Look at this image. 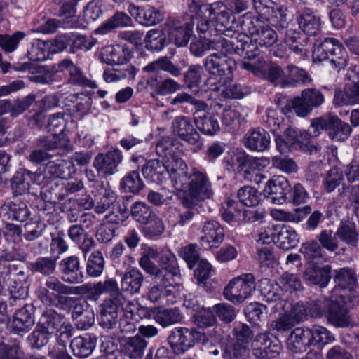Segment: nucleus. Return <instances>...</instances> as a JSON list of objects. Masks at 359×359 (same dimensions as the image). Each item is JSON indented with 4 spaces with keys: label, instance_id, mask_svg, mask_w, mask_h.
Instances as JSON below:
<instances>
[{
    "label": "nucleus",
    "instance_id": "17",
    "mask_svg": "<svg viewBox=\"0 0 359 359\" xmlns=\"http://www.w3.org/2000/svg\"><path fill=\"white\" fill-rule=\"evenodd\" d=\"M172 131L182 140L200 148L202 144L201 136L189 117L184 116L175 117L172 122Z\"/></svg>",
    "mask_w": 359,
    "mask_h": 359
},
{
    "label": "nucleus",
    "instance_id": "46",
    "mask_svg": "<svg viewBox=\"0 0 359 359\" xmlns=\"http://www.w3.org/2000/svg\"><path fill=\"white\" fill-rule=\"evenodd\" d=\"M154 319L163 327H167L180 323L183 319V316L180 309L175 307L159 310L156 313Z\"/></svg>",
    "mask_w": 359,
    "mask_h": 359
},
{
    "label": "nucleus",
    "instance_id": "42",
    "mask_svg": "<svg viewBox=\"0 0 359 359\" xmlns=\"http://www.w3.org/2000/svg\"><path fill=\"white\" fill-rule=\"evenodd\" d=\"M131 24L132 19L126 13L116 12L96 29V33L105 34L114 29L130 26Z\"/></svg>",
    "mask_w": 359,
    "mask_h": 359
},
{
    "label": "nucleus",
    "instance_id": "49",
    "mask_svg": "<svg viewBox=\"0 0 359 359\" xmlns=\"http://www.w3.org/2000/svg\"><path fill=\"white\" fill-rule=\"evenodd\" d=\"M278 286L281 290L289 293L300 291L303 289L299 276L297 274L288 272H285L281 275L278 279Z\"/></svg>",
    "mask_w": 359,
    "mask_h": 359
},
{
    "label": "nucleus",
    "instance_id": "39",
    "mask_svg": "<svg viewBox=\"0 0 359 359\" xmlns=\"http://www.w3.org/2000/svg\"><path fill=\"white\" fill-rule=\"evenodd\" d=\"M194 123L203 134L213 135L219 130L217 116L208 111H201L195 115Z\"/></svg>",
    "mask_w": 359,
    "mask_h": 359
},
{
    "label": "nucleus",
    "instance_id": "20",
    "mask_svg": "<svg viewBox=\"0 0 359 359\" xmlns=\"http://www.w3.org/2000/svg\"><path fill=\"white\" fill-rule=\"evenodd\" d=\"M30 215V212L25 202L14 198L0 206V219L3 222L18 221L22 222Z\"/></svg>",
    "mask_w": 359,
    "mask_h": 359
},
{
    "label": "nucleus",
    "instance_id": "53",
    "mask_svg": "<svg viewBox=\"0 0 359 359\" xmlns=\"http://www.w3.org/2000/svg\"><path fill=\"white\" fill-rule=\"evenodd\" d=\"M104 267V260L100 250L93 251L88 257L86 264V273L90 277L100 276Z\"/></svg>",
    "mask_w": 359,
    "mask_h": 359
},
{
    "label": "nucleus",
    "instance_id": "19",
    "mask_svg": "<svg viewBox=\"0 0 359 359\" xmlns=\"http://www.w3.org/2000/svg\"><path fill=\"white\" fill-rule=\"evenodd\" d=\"M133 56V52L126 45H109L103 47L99 59L108 65H123L127 64Z\"/></svg>",
    "mask_w": 359,
    "mask_h": 359
},
{
    "label": "nucleus",
    "instance_id": "37",
    "mask_svg": "<svg viewBox=\"0 0 359 359\" xmlns=\"http://www.w3.org/2000/svg\"><path fill=\"white\" fill-rule=\"evenodd\" d=\"M93 293L97 296L102 294H109V297L104 302L116 303L118 299L123 294L121 289L118 287L117 281L114 278L107 279L104 281H99L91 287Z\"/></svg>",
    "mask_w": 359,
    "mask_h": 359
},
{
    "label": "nucleus",
    "instance_id": "32",
    "mask_svg": "<svg viewBox=\"0 0 359 359\" xmlns=\"http://www.w3.org/2000/svg\"><path fill=\"white\" fill-rule=\"evenodd\" d=\"M46 175L55 178L68 180L76 172V168L72 161L63 159L49 161L44 168Z\"/></svg>",
    "mask_w": 359,
    "mask_h": 359
},
{
    "label": "nucleus",
    "instance_id": "12",
    "mask_svg": "<svg viewBox=\"0 0 359 359\" xmlns=\"http://www.w3.org/2000/svg\"><path fill=\"white\" fill-rule=\"evenodd\" d=\"M175 278L163 276L154 278V284L147 294V299L154 303L163 305L173 304L175 300Z\"/></svg>",
    "mask_w": 359,
    "mask_h": 359
},
{
    "label": "nucleus",
    "instance_id": "45",
    "mask_svg": "<svg viewBox=\"0 0 359 359\" xmlns=\"http://www.w3.org/2000/svg\"><path fill=\"white\" fill-rule=\"evenodd\" d=\"M64 316L54 309L45 311L39 321L38 326L50 332L58 329L63 323Z\"/></svg>",
    "mask_w": 359,
    "mask_h": 359
},
{
    "label": "nucleus",
    "instance_id": "51",
    "mask_svg": "<svg viewBox=\"0 0 359 359\" xmlns=\"http://www.w3.org/2000/svg\"><path fill=\"white\" fill-rule=\"evenodd\" d=\"M330 267L329 266L307 270L305 276L306 279L311 284L318 285L320 287H325L330 278Z\"/></svg>",
    "mask_w": 359,
    "mask_h": 359
},
{
    "label": "nucleus",
    "instance_id": "41",
    "mask_svg": "<svg viewBox=\"0 0 359 359\" xmlns=\"http://www.w3.org/2000/svg\"><path fill=\"white\" fill-rule=\"evenodd\" d=\"M101 307L98 318L100 325L104 329L114 328L117 324L118 312L119 311L116 304L104 302Z\"/></svg>",
    "mask_w": 359,
    "mask_h": 359
},
{
    "label": "nucleus",
    "instance_id": "64",
    "mask_svg": "<svg viewBox=\"0 0 359 359\" xmlns=\"http://www.w3.org/2000/svg\"><path fill=\"white\" fill-rule=\"evenodd\" d=\"M0 359H25V353L18 341L12 345L0 343Z\"/></svg>",
    "mask_w": 359,
    "mask_h": 359
},
{
    "label": "nucleus",
    "instance_id": "59",
    "mask_svg": "<svg viewBox=\"0 0 359 359\" xmlns=\"http://www.w3.org/2000/svg\"><path fill=\"white\" fill-rule=\"evenodd\" d=\"M144 41L147 49L159 51L164 48L165 38L161 30L154 29L147 33Z\"/></svg>",
    "mask_w": 359,
    "mask_h": 359
},
{
    "label": "nucleus",
    "instance_id": "13",
    "mask_svg": "<svg viewBox=\"0 0 359 359\" xmlns=\"http://www.w3.org/2000/svg\"><path fill=\"white\" fill-rule=\"evenodd\" d=\"M334 280L336 287L333 290V294L331 298L339 294H344L347 297L348 294L351 295L353 301V306L359 304V296L353 291V286L357 282V276L355 272L349 268H341L335 271Z\"/></svg>",
    "mask_w": 359,
    "mask_h": 359
},
{
    "label": "nucleus",
    "instance_id": "6",
    "mask_svg": "<svg viewBox=\"0 0 359 359\" xmlns=\"http://www.w3.org/2000/svg\"><path fill=\"white\" fill-rule=\"evenodd\" d=\"M183 190L187 191V195L181 199L183 207L196 206L213 196L212 184L207 175L196 168L191 170L189 181Z\"/></svg>",
    "mask_w": 359,
    "mask_h": 359
},
{
    "label": "nucleus",
    "instance_id": "52",
    "mask_svg": "<svg viewBox=\"0 0 359 359\" xmlns=\"http://www.w3.org/2000/svg\"><path fill=\"white\" fill-rule=\"evenodd\" d=\"M309 330L312 345L324 346L331 344L335 340L334 334L323 326L314 325Z\"/></svg>",
    "mask_w": 359,
    "mask_h": 359
},
{
    "label": "nucleus",
    "instance_id": "2",
    "mask_svg": "<svg viewBox=\"0 0 359 359\" xmlns=\"http://www.w3.org/2000/svg\"><path fill=\"white\" fill-rule=\"evenodd\" d=\"M208 15L196 16V29L201 38L225 35L233 37L241 27L235 15L221 1H217L203 8Z\"/></svg>",
    "mask_w": 359,
    "mask_h": 359
},
{
    "label": "nucleus",
    "instance_id": "9",
    "mask_svg": "<svg viewBox=\"0 0 359 359\" xmlns=\"http://www.w3.org/2000/svg\"><path fill=\"white\" fill-rule=\"evenodd\" d=\"M255 279L252 273H245L234 279L225 287L224 297L233 303H241L255 290Z\"/></svg>",
    "mask_w": 359,
    "mask_h": 359
},
{
    "label": "nucleus",
    "instance_id": "16",
    "mask_svg": "<svg viewBox=\"0 0 359 359\" xmlns=\"http://www.w3.org/2000/svg\"><path fill=\"white\" fill-rule=\"evenodd\" d=\"M123 161L122 152L118 149L99 154L93 161V166L100 177H107L118 171V165Z\"/></svg>",
    "mask_w": 359,
    "mask_h": 359
},
{
    "label": "nucleus",
    "instance_id": "62",
    "mask_svg": "<svg viewBox=\"0 0 359 359\" xmlns=\"http://www.w3.org/2000/svg\"><path fill=\"white\" fill-rule=\"evenodd\" d=\"M43 194L45 200L51 204H57L66 198L62 183H50L44 188Z\"/></svg>",
    "mask_w": 359,
    "mask_h": 359
},
{
    "label": "nucleus",
    "instance_id": "40",
    "mask_svg": "<svg viewBox=\"0 0 359 359\" xmlns=\"http://www.w3.org/2000/svg\"><path fill=\"white\" fill-rule=\"evenodd\" d=\"M35 177V173L23 169L15 173L11 180V189L15 197L28 193L30 181Z\"/></svg>",
    "mask_w": 359,
    "mask_h": 359
},
{
    "label": "nucleus",
    "instance_id": "47",
    "mask_svg": "<svg viewBox=\"0 0 359 359\" xmlns=\"http://www.w3.org/2000/svg\"><path fill=\"white\" fill-rule=\"evenodd\" d=\"M338 238L352 247L357 245L359 234L353 222H341L337 230Z\"/></svg>",
    "mask_w": 359,
    "mask_h": 359
},
{
    "label": "nucleus",
    "instance_id": "11",
    "mask_svg": "<svg viewBox=\"0 0 359 359\" xmlns=\"http://www.w3.org/2000/svg\"><path fill=\"white\" fill-rule=\"evenodd\" d=\"M353 306V301L350 299V305L347 302V297L344 294L334 296L327 303V318L329 323L336 327H345L351 324V317L348 307Z\"/></svg>",
    "mask_w": 359,
    "mask_h": 359
},
{
    "label": "nucleus",
    "instance_id": "4",
    "mask_svg": "<svg viewBox=\"0 0 359 359\" xmlns=\"http://www.w3.org/2000/svg\"><path fill=\"white\" fill-rule=\"evenodd\" d=\"M37 148L32 150L28 159L34 163L41 164L56 156H62L72 150V145L66 138L57 136L41 137Z\"/></svg>",
    "mask_w": 359,
    "mask_h": 359
},
{
    "label": "nucleus",
    "instance_id": "36",
    "mask_svg": "<svg viewBox=\"0 0 359 359\" xmlns=\"http://www.w3.org/2000/svg\"><path fill=\"white\" fill-rule=\"evenodd\" d=\"M147 346V341L138 334L125 338L121 344V350L130 359H141Z\"/></svg>",
    "mask_w": 359,
    "mask_h": 359
},
{
    "label": "nucleus",
    "instance_id": "61",
    "mask_svg": "<svg viewBox=\"0 0 359 359\" xmlns=\"http://www.w3.org/2000/svg\"><path fill=\"white\" fill-rule=\"evenodd\" d=\"M317 238L322 248L330 252H334L339 248L337 231L334 232L332 229H323L317 236Z\"/></svg>",
    "mask_w": 359,
    "mask_h": 359
},
{
    "label": "nucleus",
    "instance_id": "30",
    "mask_svg": "<svg viewBox=\"0 0 359 359\" xmlns=\"http://www.w3.org/2000/svg\"><path fill=\"white\" fill-rule=\"evenodd\" d=\"M311 345H312L311 331L308 327L294 328L287 341V348L295 353L305 351Z\"/></svg>",
    "mask_w": 359,
    "mask_h": 359
},
{
    "label": "nucleus",
    "instance_id": "27",
    "mask_svg": "<svg viewBox=\"0 0 359 359\" xmlns=\"http://www.w3.org/2000/svg\"><path fill=\"white\" fill-rule=\"evenodd\" d=\"M142 173L145 179L156 183L163 184L169 180L167 170V160L162 162L158 159L148 161L142 165Z\"/></svg>",
    "mask_w": 359,
    "mask_h": 359
},
{
    "label": "nucleus",
    "instance_id": "31",
    "mask_svg": "<svg viewBox=\"0 0 359 359\" xmlns=\"http://www.w3.org/2000/svg\"><path fill=\"white\" fill-rule=\"evenodd\" d=\"M97 337L93 334H85L74 338L70 344L73 354L79 358L90 355L96 347Z\"/></svg>",
    "mask_w": 359,
    "mask_h": 359
},
{
    "label": "nucleus",
    "instance_id": "3",
    "mask_svg": "<svg viewBox=\"0 0 359 359\" xmlns=\"http://www.w3.org/2000/svg\"><path fill=\"white\" fill-rule=\"evenodd\" d=\"M208 47L216 52L210 54L205 58V70L211 76L219 78V82L224 80L223 84H226V81L231 79L233 72L237 67L235 60L229 56L235 51L234 41L219 37L217 39L210 40Z\"/></svg>",
    "mask_w": 359,
    "mask_h": 359
},
{
    "label": "nucleus",
    "instance_id": "5",
    "mask_svg": "<svg viewBox=\"0 0 359 359\" xmlns=\"http://www.w3.org/2000/svg\"><path fill=\"white\" fill-rule=\"evenodd\" d=\"M313 61L328 60L334 69H344L348 62V55L345 48L334 38H325L323 41H316L313 50Z\"/></svg>",
    "mask_w": 359,
    "mask_h": 359
},
{
    "label": "nucleus",
    "instance_id": "44",
    "mask_svg": "<svg viewBox=\"0 0 359 359\" xmlns=\"http://www.w3.org/2000/svg\"><path fill=\"white\" fill-rule=\"evenodd\" d=\"M263 72L261 76L266 79L274 86H278L282 88L287 86L288 82L285 80L284 72L282 68L276 63L266 64L264 62Z\"/></svg>",
    "mask_w": 359,
    "mask_h": 359
},
{
    "label": "nucleus",
    "instance_id": "15",
    "mask_svg": "<svg viewBox=\"0 0 359 359\" xmlns=\"http://www.w3.org/2000/svg\"><path fill=\"white\" fill-rule=\"evenodd\" d=\"M324 101V95L319 90L313 88L304 89L300 96L294 98L295 113L299 116L305 117L313 108L322 105Z\"/></svg>",
    "mask_w": 359,
    "mask_h": 359
},
{
    "label": "nucleus",
    "instance_id": "29",
    "mask_svg": "<svg viewBox=\"0 0 359 359\" xmlns=\"http://www.w3.org/2000/svg\"><path fill=\"white\" fill-rule=\"evenodd\" d=\"M300 29L309 36H317L321 32V18L310 9H305L297 18Z\"/></svg>",
    "mask_w": 359,
    "mask_h": 359
},
{
    "label": "nucleus",
    "instance_id": "1",
    "mask_svg": "<svg viewBox=\"0 0 359 359\" xmlns=\"http://www.w3.org/2000/svg\"><path fill=\"white\" fill-rule=\"evenodd\" d=\"M91 290V286L84 284L79 286H71L65 284L57 278L50 276L37 290V297L45 305L55 306L62 310L72 311L73 321L90 310L81 299L70 297L71 295H83Z\"/></svg>",
    "mask_w": 359,
    "mask_h": 359
},
{
    "label": "nucleus",
    "instance_id": "26",
    "mask_svg": "<svg viewBox=\"0 0 359 359\" xmlns=\"http://www.w3.org/2000/svg\"><path fill=\"white\" fill-rule=\"evenodd\" d=\"M243 144L250 151L263 152L269 148L271 136L265 130L255 128L245 135Z\"/></svg>",
    "mask_w": 359,
    "mask_h": 359
},
{
    "label": "nucleus",
    "instance_id": "14",
    "mask_svg": "<svg viewBox=\"0 0 359 359\" xmlns=\"http://www.w3.org/2000/svg\"><path fill=\"white\" fill-rule=\"evenodd\" d=\"M196 24V16H191V22L182 23L175 19H169L165 31L168 39L178 47L185 46L193 34L194 24Z\"/></svg>",
    "mask_w": 359,
    "mask_h": 359
},
{
    "label": "nucleus",
    "instance_id": "60",
    "mask_svg": "<svg viewBox=\"0 0 359 359\" xmlns=\"http://www.w3.org/2000/svg\"><path fill=\"white\" fill-rule=\"evenodd\" d=\"M194 273L198 285L205 289L208 288L210 280L214 275V271L210 264L206 260H201Z\"/></svg>",
    "mask_w": 359,
    "mask_h": 359
},
{
    "label": "nucleus",
    "instance_id": "10",
    "mask_svg": "<svg viewBox=\"0 0 359 359\" xmlns=\"http://www.w3.org/2000/svg\"><path fill=\"white\" fill-rule=\"evenodd\" d=\"M311 127L313 128L315 134L318 133L320 130L328 131L329 137L336 141H344L352 131L349 124L341 121L334 115L315 118L312 121Z\"/></svg>",
    "mask_w": 359,
    "mask_h": 359
},
{
    "label": "nucleus",
    "instance_id": "48",
    "mask_svg": "<svg viewBox=\"0 0 359 359\" xmlns=\"http://www.w3.org/2000/svg\"><path fill=\"white\" fill-rule=\"evenodd\" d=\"M76 26L75 21L71 22L62 21V19L49 18L36 26L32 31L38 33L51 34L55 32L58 28L70 29L71 27Z\"/></svg>",
    "mask_w": 359,
    "mask_h": 359
},
{
    "label": "nucleus",
    "instance_id": "7",
    "mask_svg": "<svg viewBox=\"0 0 359 359\" xmlns=\"http://www.w3.org/2000/svg\"><path fill=\"white\" fill-rule=\"evenodd\" d=\"M205 338L204 334L196 328L177 327L170 331L168 341L173 353L180 355L193 348L196 342L204 341Z\"/></svg>",
    "mask_w": 359,
    "mask_h": 359
},
{
    "label": "nucleus",
    "instance_id": "28",
    "mask_svg": "<svg viewBox=\"0 0 359 359\" xmlns=\"http://www.w3.org/2000/svg\"><path fill=\"white\" fill-rule=\"evenodd\" d=\"M34 306L31 304H25L14 315L12 327L18 334L28 332L34 324Z\"/></svg>",
    "mask_w": 359,
    "mask_h": 359
},
{
    "label": "nucleus",
    "instance_id": "58",
    "mask_svg": "<svg viewBox=\"0 0 359 359\" xmlns=\"http://www.w3.org/2000/svg\"><path fill=\"white\" fill-rule=\"evenodd\" d=\"M266 18L271 25L278 30H284L288 27L287 15L281 8H272Z\"/></svg>",
    "mask_w": 359,
    "mask_h": 359
},
{
    "label": "nucleus",
    "instance_id": "25",
    "mask_svg": "<svg viewBox=\"0 0 359 359\" xmlns=\"http://www.w3.org/2000/svg\"><path fill=\"white\" fill-rule=\"evenodd\" d=\"M224 231L216 221H208L204 223L200 237L203 248H217L224 241Z\"/></svg>",
    "mask_w": 359,
    "mask_h": 359
},
{
    "label": "nucleus",
    "instance_id": "35",
    "mask_svg": "<svg viewBox=\"0 0 359 359\" xmlns=\"http://www.w3.org/2000/svg\"><path fill=\"white\" fill-rule=\"evenodd\" d=\"M158 264L161 266L159 274L172 278L180 277V269L177 266L175 255L168 248H163L159 252Z\"/></svg>",
    "mask_w": 359,
    "mask_h": 359
},
{
    "label": "nucleus",
    "instance_id": "43",
    "mask_svg": "<svg viewBox=\"0 0 359 359\" xmlns=\"http://www.w3.org/2000/svg\"><path fill=\"white\" fill-rule=\"evenodd\" d=\"M275 242L283 250H288L297 245L298 235L293 229L283 226L276 236Z\"/></svg>",
    "mask_w": 359,
    "mask_h": 359
},
{
    "label": "nucleus",
    "instance_id": "8",
    "mask_svg": "<svg viewBox=\"0 0 359 359\" xmlns=\"http://www.w3.org/2000/svg\"><path fill=\"white\" fill-rule=\"evenodd\" d=\"M255 22L249 13L243 15L241 20V30L250 35L260 46L269 47L278 40L277 33L268 25H259L257 19Z\"/></svg>",
    "mask_w": 359,
    "mask_h": 359
},
{
    "label": "nucleus",
    "instance_id": "54",
    "mask_svg": "<svg viewBox=\"0 0 359 359\" xmlns=\"http://www.w3.org/2000/svg\"><path fill=\"white\" fill-rule=\"evenodd\" d=\"M121 186L126 192L137 194L144 187V184L139 172L133 170L121 180Z\"/></svg>",
    "mask_w": 359,
    "mask_h": 359
},
{
    "label": "nucleus",
    "instance_id": "55",
    "mask_svg": "<svg viewBox=\"0 0 359 359\" xmlns=\"http://www.w3.org/2000/svg\"><path fill=\"white\" fill-rule=\"evenodd\" d=\"M130 214L132 217L141 224L148 223V221L156 215L149 206L142 202L135 203L131 206Z\"/></svg>",
    "mask_w": 359,
    "mask_h": 359
},
{
    "label": "nucleus",
    "instance_id": "34",
    "mask_svg": "<svg viewBox=\"0 0 359 359\" xmlns=\"http://www.w3.org/2000/svg\"><path fill=\"white\" fill-rule=\"evenodd\" d=\"M248 34H238L235 40L237 44L234 43V53L241 55L245 59L253 60L259 56L260 51L258 48L259 43H257L251 36H248Z\"/></svg>",
    "mask_w": 359,
    "mask_h": 359
},
{
    "label": "nucleus",
    "instance_id": "56",
    "mask_svg": "<svg viewBox=\"0 0 359 359\" xmlns=\"http://www.w3.org/2000/svg\"><path fill=\"white\" fill-rule=\"evenodd\" d=\"M237 198L245 206H255L259 203V194L251 186L240 188L237 192Z\"/></svg>",
    "mask_w": 359,
    "mask_h": 359
},
{
    "label": "nucleus",
    "instance_id": "22",
    "mask_svg": "<svg viewBox=\"0 0 359 359\" xmlns=\"http://www.w3.org/2000/svg\"><path fill=\"white\" fill-rule=\"evenodd\" d=\"M290 184L282 176H274L269 180L263 190L265 197L274 204H283L287 201Z\"/></svg>",
    "mask_w": 359,
    "mask_h": 359
},
{
    "label": "nucleus",
    "instance_id": "23",
    "mask_svg": "<svg viewBox=\"0 0 359 359\" xmlns=\"http://www.w3.org/2000/svg\"><path fill=\"white\" fill-rule=\"evenodd\" d=\"M59 269L65 283L78 284L83 281V274L81 270L78 257L72 255L62 259L59 264Z\"/></svg>",
    "mask_w": 359,
    "mask_h": 359
},
{
    "label": "nucleus",
    "instance_id": "38",
    "mask_svg": "<svg viewBox=\"0 0 359 359\" xmlns=\"http://www.w3.org/2000/svg\"><path fill=\"white\" fill-rule=\"evenodd\" d=\"M357 102H359V81L346 85L344 90H335L333 100L335 106L353 104Z\"/></svg>",
    "mask_w": 359,
    "mask_h": 359
},
{
    "label": "nucleus",
    "instance_id": "33",
    "mask_svg": "<svg viewBox=\"0 0 359 359\" xmlns=\"http://www.w3.org/2000/svg\"><path fill=\"white\" fill-rule=\"evenodd\" d=\"M143 282L144 276L138 269H128L121 280V291L131 295L139 294Z\"/></svg>",
    "mask_w": 359,
    "mask_h": 359
},
{
    "label": "nucleus",
    "instance_id": "18",
    "mask_svg": "<svg viewBox=\"0 0 359 359\" xmlns=\"http://www.w3.org/2000/svg\"><path fill=\"white\" fill-rule=\"evenodd\" d=\"M166 160L169 179L176 189L183 190L191 175L187 163L178 156H171Z\"/></svg>",
    "mask_w": 359,
    "mask_h": 359
},
{
    "label": "nucleus",
    "instance_id": "50",
    "mask_svg": "<svg viewBox=\"0 0 359 359\" xmlns=\"http://www.w3.org/2000/svg\"><path fill=\"white\" fill-rule=\"evenodd\" d=\"M34 273H39L45 276L53 274L56 269V259L50 257H40L30 264Z\"/></svg>",
    "mask_w": 359,
    "mask_h": 359
},
{
    "label": "nucleus",
    "instance_id": "21",
    "mask_svg": "<svg viewBox=\"0 0 359 359\" xmlns=\"http://www.w3.org/2000/svg\"><path fill=\"white\" fill-rule=\"evenodd\" d=\"M27 278L24 270L18 265L0 262V291H3L5 285L13 288L19 285L18 291L20 289L24 290L23 283Z\"/></svg>",
    "mask_w": 359,
    "mask_h": 359
},
{
    "label": "nucleus",
    "instance_id": "57",
    "mask_svg": "<svg viewBox=\"0 0 359 359\" xmlns=\"http://www.w3.org/2000/svg\"><path fill=\"white\" fill-rule=\"evenodd\" d=\"M72 46L69 48V52L72 53H75L79 50H90L97 43L95 39L81 35L76 32H72Z\"/></svg>",
    "mask_w": 359,
    "mask_h": 359
},
{
    "label": "nucleus",
    "instance_id": "63",
    "mask_svg": "<svg viewBox=\"0 0 359 359\" xmlns=\"http://www.w3.org/2000/svg\"><path fill=\"white\" fill-rule=\"evenodd\" d=\"M223 358L224 359H250V348L233 343L224 348Z\"/></svg>",
    "mask_w": 359,
    "mask_h": 359
},
{
    "label": "nucleus",
    "instance_id": "24",
    "mask_svg": "<svg viewBox=\"0 0 359 359\" xmlns=\"http://www.w3.org/2000/svg\"><path fill=\"white\" fill-rule=\"evenodd\" d=\"M128 11L137 22L144 26L155 25L163 19V15L160 11L150 6H137L130 4Z\"/></svg>",
    "mask_w": 359,
    "mask_h": 359
}]
</instances>
